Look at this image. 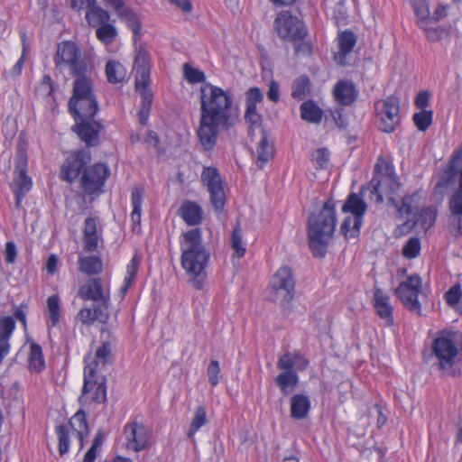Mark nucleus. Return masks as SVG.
<instances>
[{
    "label": "nucleus",
    "mask_w": 462,
    "mask_h": 462,
    "mask_svg": "<svg viewBox=\"0 0 462 462\" xmlns=\"http://www.w3.org/2000/svg\"><path fill=\"white\" fill-rule=\"evenodd\" d=\"M233 98L217 86L206 83L200 88V118L197 135L205 151H212L220 129L229 130L237 114L232 113Z\"/></svg>",
    "instance_id": "f257e3e1"
},
{
    "label": "nucleus",
    "mask_w": 462,
    "mask_h": 462,
    "mask_svg": "<svg viewBox=\"0 0 462 462\" xmlns=\"http://www.w3.org/2000/svg\"><path fill=\"white\" fill-rule=\"evenodd\" d=\"M181 251L180 265L196 290H203L207 280V268L210 260V252L203 244L202 231L199 227L182 233L180 237Z\"/></svg>",
    "instance_id": "f03ea898"
},
{
    "label": "nucleus",
    "mask_w": 462,
    "mask_h": 462,
    "mask_svg": "<svg viewBox=\"0 0 462 462\" xmlns=\"http://www.w3.org/2000/svg\"><path fill=\"white\" fill-rule=\"evenodd\" d=\"M336 203L333 199L325 201L317 213H311L307 221L309 248L316 258L327 254L328 246L333 237L337 225Z\"/></svg>",
    "instance_id": "7ed1b4c3"
},
{
    "label": "nucleus",
    "mask_w": 462,
    "mask_h": 462,
    "mask_svg": "<svg viewBox=\"0 0 462 462\" xmlns=\"http://www.w3.org/2000/svg\"><path fill=\"white\" fill-rule=\"evenodd\" d=\"M457 332L442 329L437 332L431 344V351L438 360V367L446 374L456 377L461 374V370L454 368L459 358L457 344Z\"/></svg>",
    "instance_id": "20e7f679"
},
{
    "label": "nucleus",
    "mask_w": 462,
    "mask_h": 462,
    "mask_svg": "<svg viewBox=\"0 0 462 462\" xmlns=\"http://www.w3.org/2000/svg\"><path fill=\"white\" fill-rule=\"evenodd\" d=\"M56 69H68L71 76L90 72V65L77 43L71 41H62L58 43L53 57Z\"/></svg>",
    "instance_id": "39448f33"
},
{
    "label": "nucleus",
    "mask_w": 462,
    "mask_h": 462,
    "mask_svg": "<svg viewBox=\"0 0 462 462\" xmlns=\"http://www.w3.org/2000/svg\"><path fill=\"white\" fill-rule=\"evenodd\" d=\"M278 36L284 41L296 42L304 40L309 31L303 20L293 15L291 11H282L274 20Z\"/></svg>",
    "instance_id": "423d86ee"
},
{
    "label": "nucleus",
    "mask_w": 462,
    "mask_h": 462,
    "mask_svg": "<svg viewBox=\"0 0 462 462\" xmlns=\"http://www.w3.org/2000/svg\"><path fill=\"white\" fill-rule=\"evenodd\" d=\"M91 162V152L89 150L80 148L70 151L60 166V180L73 184L80 179L86 168Z\"/></svg>",
    "instance_id": "0eeeda50"
},
{
    "label": "nucleus",
    "mask_w": 462,
    "mask_h": 462,
    "mask_svg": "<svg viewBox=\"0 0 462 462\" xmlns=\"http://www.w3.org/2000/svg\"><path fill=\"white\" fill-rule=\"evenodd\" d=\"M201 180L209 193V201L217 214H221L226 203L224 185L218 170L216 167H205L201 173Z\"/></svg>",
    "instance_id": "6e6552de"
},
{
    "label": "nucleus",
    "mask_w": 462,
    "mask_h": 462,
    "mask_svg": "<svg viewBox=\"0 0 462 462\" xmlns=\"http://www.w3.org/2000/svg\"><path fill=\"white\" fill-rule=\"evenodd\" d=\"M421 277L419 274L414 273L408 276L405 281L402 282L395 289L394 292L405 309L420 314L421 304L419 301V294L421 291Z\"/></svg>",
    "instance_id": "1a4fd4ad"
},
{
    "label": "nucleus",
    "mask_w": 462,
    "mask_h": 462,
    "mask_svg": "<svg viewBox=\"0 0 462 462\" xmlns=\"http://www.w3.org/2000/svg\"><path fill=\"white\" fill-rule=\"evenodd\" d=\"M15 165L14 171V185L12 190L14 193L26 194L32 188V180L27 174L28 171V156L26 144L21 141L16 146Z\"/></svg>",
    "instance_id": "9d476101"
},
{
    "label": "nucleus",
    "mask_w": 462,
    "mask_h": 462,
    "mask_svg": "<svg viewBox=\"0 0 462 462\" xmlns=\"http://www.w3.org/2000/svg\"><path fill=\"white\" fill-rule=\"evenodd\" d=\"M88 393H91L90 400L93 402L103 403L106 401V379L99 377L95 367L90 365L84 369V383L79 401L86 402Z\"/></svg>",
    "instance_id": "9b49d317"
},
{
    "label": "nucleus",
    "mask_w": 462,
    "mask_h": 462,
    "mask_svg": "<svg viewBox=\"0 0 462 462\" xmlns=\"http://www.w3.org/2000/svg\"><path fill=\"white\" fill-rule=\"evenodd\" d=\"M109 175L110 170L106 164H88L79 179L80 188L88 195L97 194L102 190Z\"/></svg>",
    "instance_id": "f8f14e48"
},
{
    "label": "nucleus",
    "mask_w": 462,
    "mask_h": 462,
    "mask_svg": "<svg viewBox=\"0 0 462 462\" xmlns=\"http://www.w3.org/2000/svg\"><path fill=\"white\" fill-rule=\"evenodd\" d=\"M296 281L289 267H281L271 280V287L282 297V304H289L294 298Z\"/></svg>",
    "instance_id": "ddd939ff"
},
{
    "label": "nucleus",
    "mask_w": 462,
    "mask_h": 462,
    "mask_svg": "<svg viewBox=\"0 0 462 462\" xmlns=\"http://www.w3.org/2000/svg\"><path fill=\"white\" fill-rule=\"evenodd\" d=\"M103 128L104 126L99 121L79 119V121H75L71 131L85 143V149L89 150V148L96 147L100 143L99 134Z\"/></svg>",
    "instance_id": "4468645a"
},
{
    "label": "nucleus",
    "mask_w": 462,
    "mask_h": 462,
    "mask_svg": "<svg viewBox=\"0 0 462 462\" xmlns=\"http://www.w3.org/2000/svg\"><path fill=\"white\" fill-rule=\"evenodd\" d=\"M382 102L380 129L384 133L391 134L401 124L400 98L393 95L387 97Z\"/></svg>",
    "instance_id": "2eb2a0df"
},
{
    "label": "nucleus",
    "mask_w": 462,
    "mask_h": 462,
    "mask_svg": "<svg viewBox=\"0 0 462 462\" xmlns=\"http://www.w3.org/2000/svg\"><path fill=\"white\" fill-rule=\"evenodd\" d=\"M366 210L367 204L364 200L360 192H351L347 195L346 199L342 206V212L350 213L353 216L354 225L353 233L351 234L352 237L358 236Z\"/></svg>",
    "instance_id": "dca6fc26"
},
{
    "label": "nucleus",
    "mask_w": 462,
    "mask_h": 462,
    "mask_svg": "<svg viewBox=\"0 0 462 462\" xmlns=\"http://www.w3.org/2000/svg\"><path fill=\"white\" fill-rule=\"evenodd\" d=\"M79 296L84 300H93L95 304L109 309L110 293L105 291L100 277L90 278L79 289Z\"/></svg>",
    "instance_id": "f3484780"
},
{
    "label": "nucleus",
    "mask_w": 462,
    "mask_h": 462,
    "mask_svg": "<svg viewBox=\"0 0 462 462\" xmlns=\"http://www.w3.org/2000/svg\"><path fill=\"white\" fill-rule=\"evenodd\" d=\"M134 69L135 70V89L151 88V57L145 48L142 46L137 50L134 62Z\"/></svg>",
    "instance_id": "a211bd4d"
},
{
    "label": "nucleus",
    "mask_w": 462,
    "mask_h": 462,
    "mask_svg": "<svg viewBox=\"0 0 462 462\" xmlns=\"http://www.w3.org/2000/svg\"><path fill=\"white\" fill-rule=\"evenodd\" d=\"M68 108L73 119L79 121V119H94L99 111V105L97 97L81 100L69 99Z\"/></svg>",
    "instance_id": "6ab92c4d"
},
{
    "label": "nucleus",
    "mask_w": 462,
    "mask_h": 462,
    "mask_svg": "<svg viewBox=\"0 0 462 462\" xmlns=\"http://www.w3.org/2000/svg\"><path fill=\"white\" fill-rule=\"evenodd\" d=\"M125 433L127 438V447L136 452L146 449L149 446V436L145 428L137 422L126 424Z\"/></svg>",
    "instance_id": "aec40b11"
},
{
    "label": "nucleus",
    "mask_w": 462,
    "mask_h": 462,
    "mask_svg": "<svg viewBox=\"0 0 462 462\" xmlns=\"http://www.w3.org/2000/svg\"><path fill=\"white\" fill-rule=\"evenodd\" d=\"M310 365L307 359L300 351L286 352L279 356L277 368L285 371H305Z\"/></svg>",
    "instance_id": "412c9836"
},
{
    "label": "nucleus",
    "mask_w": 462,
    "mask_h": 462,
    "mask_svg": "<svg viewBox=\"0 0 462 462\" xmlns=\"http://www.w3.org/2000/svg\"><path fill=\"white\" fill-rule=\"evenodd\" d=\"M72 95L69 99L81 100L97 97L94 92L93 80L88 73L74 75Z\"/></svg>",
    "instance_id": "4be33fe9"
},
{
    "label": "nucleus",
    "mask_w": 462,
    "mask_h": 462,
    "mask_svg": "<svg viewBox=\"0 0 462 462\" xmlns=\"http://www.w3.org/2000/svg\"><path fill=\"white\" fill-rule=\"evenodd\" d=\"M382 165L376 162L374 167V173L371 180L363 185L360 189V194L364 197L366 192H369V199L374 200L376 204L383 202V180L380 179V171Z\"/></svg>",
    "instance_id": "5701e85b"
},
{
    "label": "nucleus",
    "mask_w": 462,
    "mask_h": 462,
    "mask_svg": "<svg viewBox=\"0 0 462 462\" xmlns=\"http://www.w3.org/2000/svg\"><path fill=\"white\" fill-rule=\"evenodd\" d=\"M374 307L380 319H384L387 326L394 323L393 308L390 303V297L383 293L381 289H375L374 293Z\"/></svg>",
    "instance_id": "b1692460"
},
{
    "label": "nucleus",
    "mask_w": 462,
    "mask_h": 462,
    "mask_svg": "<svg viewBox=\"0 0 462 462\" xmlns=\"http://www.w3.org/2000/svg\"><path fill=\"white\" fill-rule=\"evenodd\" d=\"M178 214L190 226H199L203 221L202 208L195 201L184 200L179 208Z\"/></svg>",
    "instance_id": "393cba45"
},
{
    "label": "nucleus",
    "mask_w": 462,
    "mask_h": 462,
    "mask_svg": "<svg viewBox=\"0 0 462 462\" xmlns=\"http://www.w3.org/2000/svg\"><path fill=\"white\" fill-rule=\"evenodd\" d=\"M109 317V309L99 306L98 304H94L93 309L83 308L77 315L78 319L87 326L93 324L96 320L102 324H106L107 323Z\"/></svg>",
    "instance_id": "a878e982"
},
{
    "label": "nucleus",
    "mask_w": 462,
    "mask_h": 462,
    "mask_svg": "<svg viewBox=\"0 0 462 462\" xmlns=\"http://www.w3.org/2000/svg\"><path fill=\"white\" fill-rule=\"evenodd\" d=\"M437 210L432 207L422 208L416 215L415 221L406 220L401 225V229L410 231L416 224L421 226L424 230H429L436 222Z\"/></svg>",
    "instance_id": "bb28decb"
},
{
    "label": "nucleus",
    "mask_w": 462,
    "mask_h": 462,
    "mask_svg": "<svg viewBox=\"0 0 462 462\" xmlns=\"http://www.w3.org/2000/svg\"><path fill=\"white\" fill-rule=\"evenodd\" d=\"M334 97L341 106H350L357 98V91L352 81L339 80L334 88Z\"/></svg>",
    "instance_id": "cd10ccee"
},
{
    "label": "nucleus",
    "mask_w": 462,
    "mask_h": 462,
    "mask_svg": "<svg viewBox=\"0 0 462 462\" xmlns=\"http://www.w3.org/2000/svg\"><path fill=\"white\" fill-rule=\"evenodd\" d=\"M311 409V402L308 395L296 393L290 399L291 418L300 420L307 418Z\"/></svg>",
    "instance_id": "c85d7f7f"
},
{
    "label": "nucleus",
    "mask_w": 462,
    "mask_h": 462,
    "mask_svg": "<svg viewBox=\"0 0 462 462\" xmlns=\"http://www.w3.org/2000/svg\"><path fill=\"white\" fill-rule=\"evenodd\" d=\"M97 221L96 217H88L84 221V248L91 253L97 251L98 246Z\"/></svg>",
    "instance_id": "c756f323"
},
{
    "label": "nucleus",
    "mask_w": 462,
    "mask_h": 462,
    "mask_svg": "<svg viewBox=\"0 0 462 462\" xmlns=\"http://www.w3.org/2000/svg\"><path fill=\"white\" fill-rule=\"evenodd\" d=\"M380 179L383 180V191L388 195H395L401 189V182L395 174L394 167L390 163L382 166Z\"/></svg>",
    "instance_id": "7c9ffc66"
},
{
    "label": "nucleus",
    "mask_w": 462,
    "mask_h": 462,
    "mask_svg": "<svg viewBox=\"0 0 462 462\" xmlns=\"http://www.w3.org/2000/svg\"><path fill=\"white\" fill-rule=\"evenodd\" d=\"M274 382L283 396L290 395L298 386L300 377L296 371L281 372Z\"/></svg>",
    "instance_id": "2f4dec72"
},
{
    "label": "nucleus",
    "mask_w": 462,
    "mask_h": 462,
    "mask_svg": "<svg viewBox=\"0 0 462 462\" xmlns=\"http://www.w3.org/2000/svg\"><path fill=\"white\" fill-rule=\"evenodd\" d=\"M256 152L255 165L257 169L262 170L274 156V147L269 143L267 134L263 129H262V136Z\"/></svg>",
    "instance_id": "473e14b6"
},
{
    "label": "nucleus",
    "mask_w": 462,
    "mask_h": 462,
    "mask_svg": "<svg viewBox=\"0 0 462 462\" xmlns=\"http://www.w3.org/2000/svg\"><path fill=\"white\" fill-rule=\"evenodd\" d=\"M144 190L141 187L134 186L131 190V206L132 212L130 215L133 224V232H137V226L140 227L142 217V205L143 200Z\"/></svg>",
    "instance_id": "72a5a7b5"
},
{
    "label": "nucleus",
    "mask_w": 462,
    "mask_h": 462,
    "mask_svg": "<svg viewBox=\"0 0 462 462\" xmlns=\"http://www.w3.org/2000/svg\"><path fill=\"white\" fill-rule=\"evenodd\" d=\"M117 16L120 20L125 23L126 26L133 32V40L137 42L141 38L142 23L137 14L129 7H125Z\"/></svg>",
    "instance_id": "f704fd0d"
},
{
    "label": "nucleus",
    "mask_w": 462,
    "mask_h": 462,
    "mask_svg": "<svg viewBox=\"0 0 462 462\" xmlns=\"http://www.w3.org/2000/svg\"><path fill=\"white\" fill-rule=\"evenodd\" d=\"M141 96V108L138 112L139 123L146 125L149 121L150 112L153 100V93L151 88L135 89Z\"/></svg>",
    "instance_id": "c9c22d12"
},
{
    "label": "nucleus",
    "mask_w": 462,
    "mask_h": 462,
    "mask_svg": "<svg viewBox=\"0 0 462 462\" xmlns=\"http://www.w3.org/2000/svg\"><path fill=\"white\" fill-rule=\"evenodd\" d=\"M300 117L306 122L319 124L322 120L323 111L313 100L303 102L300 106Z\"/></svg>",
    "instance_id": "e433bc0d"
},
{
    "label": "nucleus",
    "mask_w": 462,
    "mask_h": 462,
    "mask_svg": "<svg viewBox=\"0 0 462 462\" xmlns=\"http://www.w3.org/2000/svg\"><path fill=\"white\" fill-rule=\"evenodd\" d=\"M28 365L31 372L40 373L45 369V359L42 346L36 343L30 344Z\"/></svg>",
    "instance_id": "4c0bfd02"
},
{
    "label": "nucleus",
    "mask_w": 462,
    "mask_h": 462,
    "mask_svg": "<svg viewBox=\"0 0 462 462\" xmlns=\"http://www.w3.org/2000/svg\"><path fill=\"white\" fill-rule=\"evenodd\" d=\"M106 76L110 84L123 83L126 78V69L116 60H109L106 64Z\"/></svg>",
    "instance_id": "58836bf2"
},
{
    "label": "nucleus",
    "mask_w": 462,
    "mask_h": 462,
    "mask_svg": "<svg viewBox=\"0 0 462 462\" xmlns=\"http://www.w3.org/2000/svg\"><path fill=\"white\" fill-rule=\"evenodd\" d=\"M79 271L88 275H96L102 273L103 262L99 256H81L79 259Z\"/></svg>",
    "instance_id": "ea45409f"
},
{
    "label": "nucleus",
    "mask_w": 462,
    "mask_h": 462,
    "mask_svg": "<svg viewBox=\"0 0 462 462\" xmlns=\"http://www.w3.org/2000/svg\"><path fill=\"white\" fill-rule=\"evenodd\" d=\"M85 18L88 25L92 28H97L111 21L108 11L103 9L101 6H95L92 9L87 10Z\"/></svg>",
    "instance_id": "a19ab883"
},
{
    "label": "nucleus",
    "mask_w": 462,
    "mask_h": 462,
    "mask_svg": "<svg viewBox=\"0 0 462 462\" xmlns=\"http://www.w3.org/2000/svg\"><path fill=\"white\" fill-rule=\"evenodd\" d=\"M311 83L307 75H300L296 78L291 86V97L298 101L304 100L307 94L310 92Z\"/></svg>",
    "instance_id": "79ce46f5"
},
{
    "label": "nucleus",
    "mask_w": 462,
    "mask_h": 462,
    "mask_svg": "<svg viewBox=\"0 0 462 462\" xmlns=\"http://www.w3.org/2000/svg\"><path fill=\"white\" fill-rule=\"evenodd\" d=\"M115 22L112 20L96 28V37L102 43L110 44L117 38L118 32Z\"/></svg>",
    "instance_id": "37998d69"
},
{
    "label": "nucleus",
    "mask_w": 462,
    "mask_h": 462,
    "mask_svg": "<svg viewBox=\"0 0 462 462\" xmlns=\"http://www.w3.org/2000/svg\"><path fill=\"white\" fill-rule=\"evenodd\" d=\"M356 36L351 31H344L338 36L339 53L345 58L355 48Z\"/></svg>",
    "instance_id": "c03bdc74"
},
{
    "label": "nucleus",
    "mask_w": 462,
    "mask_h": 462,
    "mask_svg": "<svg viewBox=\"0 0 462 462\" xmlns=\"http://www.w3.org/2000/svg\"><path fill=\"white\" fill-rule=\"evenodd\" d=\"M412 8L416 17L418 18V25L423 28L431 22L430 9L424 0H417L412 3Z\"/></svg>",
    "instance_id": "a18cd8bd"
},
{
    "label": "nucleus",
    "mask_w": 462,
    "mask_h": 462,
    "mask_svg": "<svg viewBox=\"0 0 462 462\" xmlns=\"http://www.w3.org/2000/svg\"><path fill=\"white\" fill-rule=\"evenodd\" d=\"M15 329V320L11 316L0 318V343L10 344L9 340Z\"/></svg>",
    "instance_id": "49530a36"
},
{
    "label": "nucleus",
    "mask_w": 462,
    "mask_h": 462,
    "mask_svg": "<svg viewBox=\"0 0 462 462\" xmlns=\"http://www.w3.org/2000/svg\"><path fill=\"white\" fill-rule=\"evenodd\" d=\"M230 244L234 250L233 257L242 258L245 254L246 249L243 245L240 224L234 227L230 237Z\"/></svg>",
    "instance_id": "de8ad7c7"
},
{
    "label": "nucleus",
    "mask_w": 462,
    "mask_h": 462,
    "mask_svg": "<svg viewBox=\"0 0 462 462\" xmlns=\"http://www.w3.org/2000/svg\"><path fill=\"white\" fill-rule=\"evenodd\" d=\"M55 432L59 440V453L60 456L65 455L69 450V429L67 424H60L56 426Z\"/></svg>",
    "instance_id": "09e8293b"
},
{
    "label": "nucleus",
    "mask_w": 462,
    "mask_h": 462,
    "mask_svg": "<svg viewBox=\"0 0 462 462\" xmlns=\"http://www.w3.org/2000/svg\"><path fill=\"white\" fill-rule=\"evenodd\" d=\"M69 429L71 428L75 433L84 431L89 433V427L87 414L83 410H79L69 420Z\"/></svg>",
    "instance_id": "8fccbe9b"
},
{
    "label": "nucleus",
    "mask_w": 462,
    "mask_h": 462,
    "mask_svg": "<svg viewBox=\"0 0 462 462\" xmlns=\"http://www.w3.org/2000/svg\"><path fill=\"white\" fill-rule=\"evenodd\" d=\"M101 362L103 365L112 364V344L110 341H104L102 345L96 350L94 366L97 368L98 363Z\"/></svg>",
    "instance_id": "3c124183"
},
{
    "label": "nucleus",
    "mask_w": 462,
    "mask_h": 462,
    "mask_svg": "<svg viewBox=\"0 0 462 462\" xmlns=\"http://www.w3.org/2000/svg\"><path fill=\"white\" fill-rule=\"evenodd\" d=\"M329 157V151L325 147H321L312 152L310 161L316 170H325L328 167Z\"/></svg>",
    "instance_id": "603ef678"
},
{
    "label": "nucleus",
    "mask_w": 462,
    "mask_h": 462,
    "mask_svg": "<svg viewBox=\"0 0 462 462\" xmlns=\"http://www.w3.org/2000/svg\"><path fill=\"white\" fill-rule=\"evenodd\" d=\"M208 422L207 411L204 406H199L196 411L194 417L191 420L190 426L188 431V437L191 438L195 433Z\"/></svg>",
    "instance_id": "864d4df0"
},
{
    "label": "nucleus",
    "mask_w": 462,
    "mask_h": 462,
    "mask_svg": "<svg viewBox=\"0 0 462 462\" xmlns=\"http://www.w3.org/2000/svg\"><path fill=\"white\" fill-rule=\"evenodd\" d=\"M412 119L418 130L425 132L432 124L433 113L431 110H421L415 113Z\"/></svg>",
    "instance_id": "5fc2aeb1"
},
{
    "label": "nucleus",
    "mask_w": 462,
    "mask_h": 462,
    "mask_svg": "<svg viewBox=\"0 0 462 462\" xmlns=\"http://www.w3.org/2000/svg\"><path fill=\"white\" fill-rule=\"evenodd\" d=\"M184 79L190 84L203 83L206 81L205 73L199 69L193 68L190 64L185 63L182 67Z\"/></svg>",
    "instance_id": "6e6d98bb"
},
{
    "label": "nucleus",
    "mask_w": 462,
    "mask_h": 462,
    "mask_svg": "<svg viewBox=\"0 0 462 462\" xmlns=\"http://www.w3.org/2000/svg\"><path fill=\"white\" fill-rule=\"evenodd\" d=\"M47 308L51 327H55L58 325L60 316V299L58 295H51L48 298Z\"/></svg>",
    "instance_id": "4d7b16f0"
},
{
    "label": "nucleus",
    "mask_w": 462,
    "mask_h": 462,
    "mask_svg": "<svg viewBox=\"0 0 462 462\" xmlns=\"http://www.w3.org/2000/svg\"><path fill=\"white\" fill-rule=\"evenodd\" d=\"M244 117L245 123L249 125V134H252L254 129L261 127L263 116L257 112V108H245Z\"/></svg>",
    "instance_id": "13d9d810"
},
{
    "label": "nucleus",
    "mask_w": 462,
    "mask_h": 462,
    "mask_svg": "<svg viewBox=\"0 0 462 462\" xmlns=\"http://www.w3.org/2000/svg\"><path fill=\"white\" fill-rule=\"evenodd\" d=\"M263 100V94L260 88L252 87L245 92V108H257V104Z\"/></svg>",
    "instance_id": "bf43d9fd"
},
{
    "label": "nucleus",
    "mask_w": 462,
    "mask_h": 462,
    "mask_svg": "<svg viewBox=\"0 0 462 462\" xmlns=\"http://www.w3.org/2000/svg\"><path fill=\"white\" fill-rule=\"evenodd\" d=\"M448 208L452 215H462V181H458V189L448 201Z\"/></svg>",
    "instance_id": "052dcab7"
},
{
    "label": "nucleus",
    "mask_w": 462,
    "mask_h": 462,
    "mask_svg": "<svg viewBox=\"0 0 462 462\" xmlns=\"http://www.w3.org/2000/svg\"><path fill=\"white\" fill-rule=\"evenodd\" d=\"M420 241L418 237H411L402 248V254L408 259L416 258L420 252Z\"/></svg>",
    "instance_id": "680f3d73"
},
{
    "label": "nucleus",
    "mask_w": 462,
    "mask_h": 462,
    "mask_svg": "<svg viewBox=\"0 0 462 462\" xmlns=\"http://www.w3.org/2000/svg\"><path fill=\"white\" fill-rule=\"evenodd\" d=\"M446 302L450 307L457 305L462 298V290L459 283H456L450 287L444 295Z\"/></svg>",
    "instance_id": "e2e57ef3"
},
{
    "label": "nucleus",
    "mask_w": 462,
    "mask_h": 462,
    "mask_svg": "<svg viewBox=\"0 0 462 462\" xmlns=\"http://www.w3.org/2000/svg\"><path fill=\"white\" fill-rule=\"evenodd\" d=\"M418 192H413L412 194L405 195L402 198L401 204L398 208V215L401 217L406 215L410 216L412 214V204L414 203V199L417 197Z\"/></svg>",
    "instance_id": "0e129e2a"
},
{
    "label": "nucleus",
    "mask_w": 462,
    "mask_h": 462,
    "mask_svg": "<svg viewBox=\"0 0 462 462\" xmlns=\"http://www.w3.org/2000/svg\"><path fill=\"white\" fill-rule=\"evenodd\" d=\"M422 29L425 31L427 39L432 42L442 40L444 35L448 33L447 30L443 26L431 28L425 25Z\"/></svg>",
    "instance_id": "69168bd1"
},
{
    "label": "nucleus",
    "mask_w": 462,
    "mask_h": 462,
    "mask_svg": "<svg viewBox=\"0 0 462 462\" xmlns=\"http://www.w3.org/2000/svg\"><path fill=\"white\" fill-rule=\"evenodd\" d=\"M294 43V53L297 56L309 57L313 52V46L310 41L301 40Z\"/></svg>",
    "instance_id": "338daca9"
},
{
    "label": "nucleus",
    "mask_w": 462,
    "mask_h": 462,
    "mask_svg": "<svg viewBox=\"0 0 462 462\" xmlns=\"http://www.w3.org/2000/svg\"><path fill=\"white\" fill-rule=\"evenodd\" d=\"M220 374L219 363L217 360H211L208 369L207 374L208 377V382L212 386H216L218 384V374Z\"/></svg>",
    "instance_id": "774afa93"
}]
</instances>
